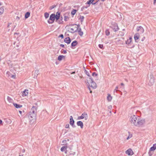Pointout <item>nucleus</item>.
<instances>
[{
	"mask_svg": "<svg viewBox=\"0 0 156 156\" xmlns=\"http://www.w3.org/2000/svg\"><path fill=\"white\" fill-rule=\"evenodd\" d=\"M118 88H118V86H116V87L115 88V90H114V93L115 92V91L116 92H117L118 91H119V90H118Z\"/></svg>",
	"mask_w": 156,
	"mask_h": 156,
	"instance_id": "43",
	"label": "nucleus"
},
{
	"mask_svg": "<svg viewBox=\"0 0 156 156\" xmlns=\"http://www.w3.org/2000/svg\"><path fill=\"white\" fill-rule=\"evenodd\" d=\"M74 120L72 116H70L69 123L73 128H75L76 126L74 125Z\"/></svg>",
	"mask_w": 156,
	"mask_h": 156,
	"instance_id": "8",
	"label": "nucleus"
},
{
	"mask_svg": "<svg viewBox=\"0 0 156 156\" xmlns=\"http://www.w3.org/2000/svg\"><path fill=\"white\" fill-rule=\"evenodd\" d=\"M30 15V13L29 12H27L25 13V19H27V18H28L29 17Z\"/></svg>",
	"mask_w": 156,
	"mask_h": 156,
	"instance_id": "32",
	"label": "nucleus"
},
{
	"mask_svg": "<svg viewBox=\"0 0 156 156\" xmlns=\"http://www.w3.org/2000/svg\"><path fill=\"white\" fill-rule=\"evenodd\" d=\"M84 17L83 16H80V19L81 22L83 21Z\"/></svg>",
	"mask_w": 156,
	"mask_h": 156,
	"instance_id": "42",
	"label": "nucleus"
},
{
	"mask_svg": "<svg viewBox=\"0 0 156 156\" xmlns=\"http://www.w3.org/2000/svg\"><path fill=\"white\" fill-rule=\"evenodd\" d=\"M132 38L131 37L129 38V39H128L127 41H126V44L129 45L130 44L132 41Z\"/></svg>",
	"mask_w": 156,
	"mask_h": 156,
	"instance_id": "26",
	"label": "nucleus"
},
{
	"mask_svg": "<svg viewBox=\"0 0 156 156\" xmlns=\"http://www.w3.org/2000/svg\"><path fill=\"white\" fill-rule=\"evenodd\" d=\"M136 29L137 31L140 34L143 33L144 32V28L141 26L137 27Z\"/></svg>",
	"mask_w": 156,
	"mask_h": 156,
	"instance_id": "12",
	"label": "nucleus"
},
{
	"mask_svg": "<svg viewBox=\"0 0 156 156\" xmlns=\"http://www.w3.org/2000/svg\"><path fill=\"white\" fill-rule=\"evenodd\" d=\"M25 149H23L22 150V152H23V153H24V152H25Z\"/></svg>",
	"mask_w": 156,
	"mask_h": 156,
	"instance_id": "59",
	"label": "nucleus"
},
{
	"mask_svg": "<svg viewBox=\"0 0 156 156\" xmlns=\"http://www.w3.org/2000/svg\"><path fill=\"white\" fill-rule=\"evenodd\" d=\"M156 2V0H154L153 4L155 5V2Z\"/></svg>",
	"mask_w": 156,
	"mask_h": 156,
	"instance_id": "58",
	"label": "nucleus"
},
{
	"mask_svg": "<svg viewBox=\"0 0 156 156\" xmlns=\"http://www.w3.org/2000/svg\"><path fill=\"white\" fill-rule=\"evenodd\" d=\"M90 86H89V85H88V89H89V90H90V93H92V91L91 90V89H90Z\"/></svg>",
	"mask_w": 156,
	"mask_h": 156,
	"instance_id": "53",
	"label": "nucleus"
},
{
	"mask_svg": "<svg viewBox=\"0 0 156 156\" xmlns=\"http://www.w3.org/2000/svg\"><path fill=\"white\" fill-rule=\"evenodd\" d=\"M64 41L65 42L68 44L70 43L71 42V40L69 37H67L65 38L64 40Z\"/></svg>",
	"mask_w": 156,
	"mask_h": 156,
	"instance_id": "15",
	"label": "nucleus"
},
{
	"mask_svg": "<svg viewBox=\"0 0 156 156\" xmlns=\"http://www.w3.org/2000/svg\"><path fill=\"white\" fill-rule=\"evenodd\" d=\"M78 33L81 36H82L83 34V31H77Z\"/></svg>",
	"mask_w": 156,
	"mask_h": 156,
	"instance_id": "40",
	"label": "nucleus"
},
{
	"mask_svg": "<svg viewBox=\"0 0 156 156\" xmlns=\"http://www.w3.org/2000/svg\"><path fill=\"white\" fill-rule=\"evenodd\" d=\"M66 13H65L64 14V20L65 21H67L69 19V17L67 16H66Z\"/></svg>",
	"mask_w": 156,
	"mask_h": 156,
	"instance_id": "33",
	"label": "nucleus"
},
{
	"mask_svg": "<svg viewBox=\"0 0 156 156\" xmlns=\"http://www.w3.org/2000/svg\"><path fill=\"white\" fill-rule=\"evenodd\" d=\"M75 154V152L72 151H70V152L67 154L66 156H73Z\"/></svg>",
	"mask_w": 156,
	"mask_h": 156,
	"instance_id": "20",
	"label": "nucleus"
},
{
	"mask_svg": "<svg viewBox=\"0 0 156 156\" xmlns=\"http://www.w3.org/2000/svg\"><path fill=\"white\" fill-rule=\"evenodd\" d=\"M149 82L151 83L150 85H151L153 84L154 82V79L152 75H151L149 79Z\"/></svg>",
	"mask_w": 156,
	"mask_h": 156,
	"instance_id": "11",
	"label": "nucleus"
},
{
	"mask_svg": "<svg viewBox=\"0 0 156 156\" xmlns=\"http://www.w3.org/2000/svg\"><path fill=\"white\" fill-rule=\"evenodd\" d=\"M77 125L78 126H80V128L82 129L83 127V122L81 121H78L76 123Z\"/></svg>",
	"mask_w": 156,
	"mask_h": 156,
	"instance_id": "16",
	"label": "nucleus"
},
{
	"mask_svg": "<svg viewBox=\"0 0 156 156\" xmlns=\"http://www.w3.org/2000/svg\"><path fill=\"white\" fill-rule=\"evenodd\" d=\"M78 44V42L76 41H73L71 44V47L73 48V47H74L76 46Z\"/></svg>",
	"mask_w": 156,
	"mask_h": 156,
	"instance_id": "17",
	"label": "nucleus"
},
{
	"mask_svg": "<svg viewBox=\"0 0 156 156\" xmlns=\"http://www.w3.org/2000/svg\"><path fill=\"white\" fill-rule=\"evenodd\" d=\"M115 32H116L119 30L118 24L115 23H114L112 24V26L110 27Z\"/></svg>",
	"mask_w": 156,
	"mask_h": 156,
	"instance_id": "6",
	"label": "nucleus"
},
{
	"mask_svg": "<svg viewBox=\"0 0 156 156\" xmlns=\"http://www.w3.org/2000/svg\"><path fill=\"white\" fill-rule=\"evenodd\" d=\"M156 149V144H154L150 149V151H154Z\"/></svg>",
	"mask_w": 156,
	"mask_h": 156,
	"instance_id": "23",
	"label": "nucleus"
},
{
	"mask_svg": "<svg viewBox=\"0 0 156 156\" xmlns=\"http://www.w3.org/2000/svg\"><path fill=\"white\" fill-rule=\"evenodd\" d=\"M11 77L12 78L15 79L16 78V75H12L11 76Z\"/></svg>",
	"mask_w": 156,
	"mask_h": 156,
	"instance_id": "51",
	"label": "nucleus"
},
{
	"mask_svg": "<svg viewBox=\"0 0 156 156\" xmlns=\"http://www.w3.org/2000/svg\"><path fill=\"white\" fill-rule=\"evenodd\" d=\"M60 46L62 47H64V44H60Z\"/></svg>",
	"mask_w": 156,
	"mask_h": 156,
	"instance_id": "55",
	"label": "nucleus"
},
{
	"mask_svg": "<svg viewBox=\"0 0 156 156\" xmlns=\"http://www.w3.org/2000/svg\"><path fill=\"white\" fill-rule=\"evenodd\" d=\"M89 7L88 5L83 6L81 8V10L83 11L84 9H87Z\"/></svg>",
	"mask_w": 156,
	"mask_h": 156,
	"instance_id": "39",
	"label": "nucleus"
},
{
	"mask_svg": "<svg viewBox=\"0 0 156 156\" xmlns=\"http://www.w3.org/2000/svg\"><path fill=\"white\" fill-rule=\"evenodd\" d=\"M39 71L38 70H35L34 73V78H36L37 77V76L39 74Z\"/></svg>",
	"mask_w": 156,
	"mask_h": 156,
	"instance_id": "21",
	"label": "nucleus"
},
{
	"mask_svg": "<svg viewBox=\"0 0 156 156\" xmlns=\"http://www.w3.org/2000/svg\"><path fill=\"white\" fill-rule=\"evenodd\" d=\"M48 113L46 110H43L40 115V117L42 119H44L45 118L48 117Z\"/></svg>",
	"mask_w": 156,
	"mask_h": 156,
	"instance_id": "5",
	"label": "nucleus"
},
{
	"mask_svg": "<svg viewBox=\"0 0 156 156\" xmlns=\"http://www.w3.org/2000/svg\"><path fill=\"white\" fill-rule=\"evenodd\" d=\"M75 73V71H74V72H72V73H71V74H74Z\"/></svg>",
	"mask_w": 156,
	"mask_h": 156,
	"instance_id": "57",
	"label": "nucleus"
},
{
	"mask_svg": "<svg viewBox=\"0 0 156 156\" xmlns=\"http://www.w3.org/2000/svg\"><path fill=\"white\" fill-rule=\"evenodd\" d=\"M98 46H99V47L101 48V49H103V44H99L98 45Z\"/></svg>",
	"mask_w": 156,
	"mask_h": 156,
	"instance_id": "45",
	"label": "nucleus"
},
{
	"mask_svg": "<svg viewBox=\"0 0 156 156\" xmlns=\"http://www.w3.org/2000/svg\"><path fill=\"white\" fill-rule=\"evenodd\" d=\"M140 37V35L139 33H137L135 34L134 35V39L136 42H138V39Z\"/></svg>",
	"mask_w": 156,
	"mask_h": 156,
	"instance_id": "14",
	"label": "nucleus"
},
{
	"mask_svg": "<svg viewBox=\"0 0 156 156\" xmlns=\"http://www.w3.org/2000/svg\"><path fill=\"white\" fill-rule=\"evenodd\" d=\"M71 150L72 149L69 147L67 146L66 150L65 151V153L67 154L68 153L70 152V151H72Z\"/></svg>",
	"mask_w": 156,
	"mask_h": 156,
	"instance_id": "29",
	"label": "nucleus"
},
{
	"mask_svg": "<svg viewBox=\"0 0 156 156\" xmlns=\"http://www.w3.org/2000/svg\"><path fill=\"white\" fill-rule=\"evenodd\" d=\"M44 16L45 18L46 19H47L49 17V14L47 12H45L44 14Z\"/></svg>",
	"mask_w": 156,
	"mask_h": 156,
	"instance_id": "38",
	"label": "nucleus"
},
{
	"mask_svg": "<svg viewBox=\"0 0 156 156\" xmlns=\"http://www.w3.org/2000/svg\"><path fill=\"white\" fill-rule=\"evenodd\" d=\"M61 16L60 12H57L56 14H55V21L56 22H57L58 23V21H59V20L60 18V16Z\"/></svg>",
	"mask_w": 156,
	"mask_h": 156,
	"instance_id": "7",
	"label": "nucleus"
},
{
	"mask_svg": "<svg viewBox=\"0 0 156 156\" xmlns=\"http://www.w3.org/2000/svg\"><path fill=\"white\" fill-rule=\"evenodd\" d=\"M105 34L107 36H108L110 34V31L108 29L106 30L105 31Z\"/></svg>",
	"mask_w": 156,
	"mask_h": 156,
	"instance_id": "37",
	"label": "nucleus"
},
{
	"mask_svg": "<svg viewBox=\"0 0 156 156\" xmlns=\"http://www.w3.org/2000/svg\"><path fill=\"white\" fill-rule=\"evenodd\" d=\"M85 73L89 77V78H87V82L88 84L92 88L94 89H96L97 87L96 84V83L94 81L92 77L90 76L89 72L86 70H85Z\"/></svg>",
	"mask_w": 156,
	"mask_h": 156,
	"instance_id": "2",
	"label": "nucleus"
},
{
	"mask_svg": "<svg viewBox=\"0 0 156 156\" xmlns=\"http://www.w3.org/2000/svg\"><path fill=\"white\" fill-rule=\"evenodd\" d=\"M2 4L0 2V6L2 5ZM4 8L2 6L0 7V15L2 14L4 12Z\"/></svg>",
	"mask_w": 156,
	"mask_h": 156,
	"instance_id": "22",
	"label": "nucleus"
},
{
	"mask_svg": "<svg viewBox=\"0 0 156 156\" xmlns=\"http://www.w3.org/2000/svg\"><path fill=\"white\" fill-rule=\"evenodd\" d=\"M70 30L71 31H70V32L72 33H74V32H73L72 31H74V29L73 28H70Z\"/></svg>",
	"mask_w": 156,
	"mask_h": 156,
	"instance_id": "50",
	"label": "nucleus"
},
{
	"mask_svg": "<svg viewBox=\"0 0 156 156\" xmlns=\"http://www.w3.org/2000/svg\"><path fill=\"white\" fill-rule=\"evenodd\" d=\"M130 121L131 124L136 126H140L145 123V119L140 120L138 116L134 115L131 116Z\"/></svg>",
	"mask_w": 156,
	"mask_h": 156,
	"instance_id": "1",
	"label": "nucleus"
},
{
	"mask_svg": "<svg viewBox=\"0 0 156 156\" xmlns=\"http://www.w3.org/2000/svg\"><path fill=\"white\" fill-rule=\"evenodd\" d=\"M119 34L121 36H123L124 35V33L122 31H120L119 32Z\"/></svg>",
	"mask_w": 156,
	"mask_h": 156,
	"instance_id": "41",
	"label": "nucleus"
},
{
	"mask_svg": "<svg viewBox=\"0 0 156 156\" xmlns=\"http://www.w3.org/2000/svg\"><path fill=\"white\" fill-rule=\"evenodd\" d=\"M59 21H58V24H62L63 23V17L62 16L61 17L60 16V18L59 20Z\"/></svg>",
	"mask_w": 156,
	"mask_h": 156,
	"instance_id": "27",
	"label": "nucleus"
},
{
	"mask_svg": "<svg viewBox=\"0 0 156 156\" xmlns=\"http://www.w3.org/2000/svg\"><path fill=\"white\" fill-rule=\"evenodd\" d=\"M11 24V23H9V24H8V25L7 27H9V25H10V24Z\"/></svg>",
	"mask_w": 156,
	"mask_h": 156,
	"instance_id": "63",
	"label": "nucleus"
},
{
	"mask_svg": "<svg viewBox=\"0 0 156 156\" xmlns=\"http://www.w3.org/2000/svg\"><path fill=\"white\" fill-rule=\"evenodd\" d=\"M19 112L20 113V114L21 115L22 113V112L21 111H19Z\"/></svg>",
	"mask_w": 156,
	"mask_h": 156,
	"instance_id": "62",
	"label": "nucleus"
},
{
	"mask_svg": "<svg viewBox=\"0 0 156 156\" xmlns=\"http://www.w3.org/2000/svg\"><path fill=\"white\" fill-rule=\"evenodd\" d=\"M65 56H63V55H59L58 58V60L60 61H61L63 59H65Z\"/></svg>",
	"mask_w": 156,
	"mask_h": 156,
	"instance_id": "25",
	"label": "nucleus"
},
{
	"mask_svg": "<svg viewBox=\"0 0 156 156\" xmlns=\"http://www.w3.org/2000/svg\"><path fill=\"white\" fill-rule=\"evenodd\" d=\"M151 151H150V149L149 151L148 152V154L149 155V156H151V155H152V154L151 153Z\"/></svg>",
	"mask_w": 156,
	"mask_h": 156,
	"instance_id": "49",
	"label": "nucleus"
},
{
	"mask_svg": "<svg viewBox=\"0 0 156 156\" xmlns=\"http://www.w3.org/2000/svg\"><path fill=\"white\" fill-rule=\"evenodd\" d=\"M76 11V10L75 9H73L71 12V15L73 16H74L75 14Z\"/></svg>",
	"mask_w": 156,
	"mask_h": 156,
	"instance_id": "36",
	"label": "nucleus"
},
{
	"mask_svg": "<svg viewBox=\"0 0 156 156\" xmlns=\"http://www.w3.org/2000/svg\"><path fill=\"white\" fill-rule=\"evenodd\" d=\"M7 99L8 101L10 103H12L13 101L12 99L9 96H8Z\"/></svg>",
	"mask_w": 156,
	"mask_h": 156,
	"instance_id": "35",
	"label": "nucleus"
},
{
	"mask_svg": "<svg viewBox=\"0 0 156 156\" xmlns=\"http://www.w3.org/2000/svg\"><path fill=\"white\" fill-rule=\"evenodd\" d=\"M132 135H129L126 138L127 140H128L130 138H131L132 136Z\"/></svg>",
	"mask_w": 156,
	"mask_h": 156,
	"instance_id": "47",
	"label": "nucleus"
},
{
	"mask_svg": "<svg viewBox=\"0 0 156 156\" xmlns=\"http://www.w3.org/2000/svg\"><path fill=\"white\" fill-rule=\"evenodd\" d=\"M107 99L108 101H111L112 99V97L110 94H108Z\"/></svg>",
	"mask_w": 156,
	"mask_h": 156,
	"instance_id": "28",
	"label": "nucleus"
},
{
	"mask_svg": "<svg viewBox=\"0 0 156 156\" xmlns=\"http://www.w3.org/2000/svg\"><path fill=\"white\" fill-rule=\"evenodd\" d=\"M67 146L66 145V146H63L62 147L61 149V150L62 151H65L66 150Z\"/></svg>",
	"mask_w": 156,
	"mask_h": 156,
	"instance_id": "31",
	"label": "nucleus"
},
{
	"mask_svg": "<svg viewBox=\"0 0 156 156\" xmlns=\"http://www.w3.org/2000/svg\"><path fill=\"white\" fill-rule=\"evenodd\" d=\"M28 90H25L23 93V95L24 96H26L28 94Z\"/></svg>",
	"mask_w": 156,
	"mask_h": 156,
	"instance_id": "30",
	"label": "nucleus"
},
{
	"mask_svg": "<svg viewBox=\"0 0 156 156\" xmlns=\"http://www.w3.org/2000/svg\"><path fill=\"white\" fill-rule=\"evenodd\" d=\"M94 0H89L86 3V5H87L88 7L90 6V5L91 4H92L93 5H95L97 3V1L95 2H94Z\"/></svg>",
	"mask_w": 156,
	"mask_h": 156,
	"instance_id": "10",
	"label": "nucleus"
},
{
	"mask_svg": "<svg viewBox=\"0 0 156 156\" xmlns=\"http://www.w3.org/2000/svg\"><path fill=\"white\" fill-rule=\"evenodd\" d=\"M69 124H66L65 126V128H69Z\"/></svg>",
	"mask_w": 156,
	"mask_h": 156,
	"instance_id": "48",
	"label": "nucleus"
},
{
	"mask_svg": "<svg viewBox=\"0 0 156 156\" xmlns=\"http://www.w3.org/2000/svg\"><path fill=\"white\" fill-rule=\"evenodd\" d=\"M55 21V14L52 13L50 16L49 19L48 21V22L49 24H52Z\"/></svg>",
	"mask_w": 156,
	"mask_h": 156,
	"instance_id": "4",
	"label": "nucleus"
},
{
	"mask_svg": "<svg viewBox=\"0 0 156 156\" xmlns=\"http://www.w3.org/2000/svg\"><path fill=\"white\" fill-rule=\"evenodd\" d=\"M87 113H85V112L83 113L81 115V116H79L78 117V119H82L83 118H85V120H87Z\"/></svg>",
	"mask_w": 156,
	"mask_h": 156,
	"instance_id": "9",
	"label": "nucleus"
},
{
	"mask_svg": "<svg viewBox=\"0 0 156 156\" xmlns=\"http://www.w3.org/2000/svg\"><path fill=\"white\" fill-rule=\"evenodd\" d=\"M121 86H124V84L123 83H121Z\"/></svg>",
	"mask_w": 156,
	"mask_h": 156,
	"instance_id": "60",
	"label": "nucleus"
},
{
	"mask_svg": "<svg viewBox=\"0 0 156 156\" xmlns=\"http://www.w3.org/2000/svg\"><path fill=\"white\" fill-rule=\"evenodd\" d=\"M55 7H56V5H52L50 7L49 9H50V10H51L52 9H53Z\"/></svg>",
	"mask_w": 156,
	"mask_h": 156,
	"instance_id": "44",
	"label": "nucleus"
},
{
	"mask_svg": "<svg viewBox=\"0 0 156 156\" xmlns=\"http://www.w3.org/2000/svg\"><path fill=\"white\" fill-rule=\"evenodd\" d=\"M11 63V62L10 60H9L7 61V63L9 65V66L12 67L13 65Z\"/></svg>",
	"mask_w": 156,
	"mask_h": 156,
	"instance_id": "34",
	"label": "nucleus"
},
{
	"mask_svg": "<svg viewBox=\"0 0 156 156\" xmlns=\"http://www.w3.org/2000/svg\"><path fill=\"white\" fill-rule=\"evenodd\" d=\"M74 25H77L76 24H69V26H72Z\"/></svg>",
	"mask_w": 156,
	"mask_h": 156,
	"instance_id": "54",
	"label": "nucleus"
},
{
	"mask_svg": "<svg viewBox=\"0 0 156 156\" xmlns=\"http://www.w3.org/2000/svg\"><path fill=\"white\" fill-rule=\"evenodd\" d=\"M126 153L128 155H132L134 154L133 151L131 148L128 149L126 151Z\"/></svg>",
	"mask_w": 156,
	"mask_h": 156,
	"instance_id": "13",
	"label": "nucleus"
},
{
	"mask_svg": "<svg viewBox=\"0 0 156 156\" xmlns=\"http://www.w3.org/2000/svg\"><path fill=\"white\" fill-rule=\"evenodd\" d=\"M2 121L0 119V124H2Z\"/></svg>",
	"mask_w": 156,
	"mask_h": 156,
	"instance_id": "61",
	"label": "nucleus"
},
{
	"mask_svg": "<svg viewBox=\"0 0 156 156\" xmlns=\"http://www.w3.org/2000/svg\"><path fill=\"white\" fill-rule=\"evenodd\" d=\"M37 108L36 106H33L31 108L28 115V118L30 120L35 119L36 117Z\"/></svg>",
	"mask_w": 156,
	"mask_h": 156,
	"instance_id": "3",
	"label": "nucleus"
},
{
	"mask_svg": "<svg viewBox=\"0 0 156 156\" xmlns=\"http://www.w3.org/2000/svg\"><path fill=\"white\" fill-rule=\"evenodd\" d=\"M62 53H63V54H66L67 53V51L66 50H63V51Z\"/></svg>",
	"mask_w": 156,
	"mask_h": 156,
	"instance_id": "52",
	"label": "nucleus"
},
{
	"mask_svg": "<svg viewBox=\"0 0 156 156\" xmlns=\"http://www.w3.org/2000/svg\"><path fill=\"white\" fill-rule=\"evenodd\" d=\"M77 27H76V29L74 31H72L73 32H76L77 31H81V29L80 27V25H77Z\"/></svg>",
	"mask_w": 156,
	"mask_h": 156,
	"instance_id": "19",
	"label": "nucleus"
},
{
	"mask_svg": "<svg viewBox=\"0 0 156 156\" xmlns=\"http://www.w3.org/2000/svg\"><path fill=\"white\" fill-rule=\"evenodd\" d=\"M13 105L16 108H20L22 107V105L18 104L16 103H13Z\"/></svg>",
	"mask_w": 156,
	"mask_h": 156,
	"instance_id": "24",
	"label": "nucleus"
},
{
	"mask_svg": "<svg viewBox=\"0 0 156 156\" xmlns=\"http://www.w3.org/2000/svg\"><path fill=\"white\" fill-rule=\"evenodd\" d=\"M16 46L17 47H18L19 46V44H18L16 45Z\"/></svg>",
	"mask_w": 156,
	"mask_h": 156,
	"instance_id": "64",
	"label": "nucleus"
},
{
	"mask_svg": "<svg viewBox=\"0 0 156 156\" xmlns=\"http://www.w3.org/2000/svg\"><path fill=\"white\" fill-rule=\"evenodd\" d=\"M62 142L63 143H65L66 142V140H63Z\"/></svg>",
	"mask_w": 156,
	"mask_h": 156,
	"instance_id": "56",
	"label": "nucleus"
},
{
	"mask_svg": "<svg viewBox=\"0 0 156 156\" xmlns=\"http://www.w3.org/2000/svg\"><path fill=\"white\" fill-rule=\"evenodd\" d=\"M92 76L94 77L95 80V81L98 80V78L97 76H98V74L97 73H96L95 72H93L92 74Z\"/></svg>",
	"mask_w": 156,
	"mask_h": 156,
	"instance_id": "18",
	"label": "nucleus"
},
{
	"mask_svg": "<svg viewBox=\"0 0 156 156\" xmlns=\"http://www.w3.org/2000/svg\"><path fill=\"white\" fill-rule=\"evenodd\" d=\"M58 37H61L62 39H63L64 38V36L63 34H60L59 36Z\"/></svg>",
	"mask_w": 156,
	"mask_h": 156,
	"instance_id": "46",
	"label": "nucleus"
}]
</instances>
